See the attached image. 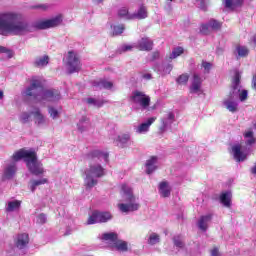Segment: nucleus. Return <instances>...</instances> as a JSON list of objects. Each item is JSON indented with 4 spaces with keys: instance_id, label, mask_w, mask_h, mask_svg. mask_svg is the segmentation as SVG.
I'll return each instance as SVG.
<instances>
[{
    "instance_id": "nucleus-1",
    "label": "nucleus",
    "mask_w": 256,
    "mask_h": 256,
    "mask_svg": "<svg viewBox=\"0 0 256 256\" xmlns=\"http://www.w3.org/2000/svg\"><path fill=\"white\" fill-rule=\"evenodd\" d=\"M33 27L29 22L23 20L21 14L17 12H3L0 14V35H27L31 33Z\"/></svg>"
},
{
    "instance_id": "nucleus-2",
    "label": "nucleus",
    "mask_w": 256,
    "mask_h": 256,
    "mask_svg": "<svg viewBox=\"0 0 256 256\" xmlns=\"http://www.w3.org/2000/svg\"><path fill=\"white\" fill-rule=\"evenodd\" d=\"M87 158L92 162H90L89 167L84 172V185L85 187L92 189V187L97 185V179L105 175V168H103L97 161H104V163H107L109 161V153L101 150H93L88 153Z\"/></svg>"
},
{
    "instance_id": "nucleus-3",
    "label": "nucleus",
    "mask_w": 256,
    "mask_h": 256,
    "mask_svg": "<svg viewBox=\"0 0 256 256\" xmlns=\"http://www.w3.org/2000/svg\"><path fill=\"white\" fill-rule=\"evenodd\" d=\"M25 95L27 97H34L36 101H59L61 93L57 90H43V83L41 78L35 76L30 81V86L26 89Z\"/></svg>"
},
{
    "instance_id": "nucleus-4",
    "label": "nucleus",
    "mask_w": 256,
    "mask_h": 256,
    "mask_svg": "<svg viewBox=\"0 0 256 256\" xmlns=\"http://www.w3.org/2000/svg\"><path fill=\"white\" fill-rule=\"evenodd\" d=\"M12 159H14V161H21V159H23L32 175L38 176L45 173L43 163L39 162L37 159V152L35 150L22 148L13 154Z\"/></svg>"
},
{
    "instance_id": "nucleus-5",
    "label": "nucleus",
    "mask_w": 256,
    "mask_h": 256,
    "mask_svg": "<svg viewBox=\"0 0 256 256\" xmlns=\"http://www.w3.org/2000/svg\"><path fill=\"white\" fill-rule=\"evenodd\" d=\"M239 83H241V75L236 73L232 82V91L230 95L224 99L223 105L224 107L230 111V113H237L239 111Z\"/></svg>"
},
{
    "instance_id": "nucleus-6",
    "label": "nucleus",
    "mask_w": 256,
    "mask_h": 256,
    "mask_svg": "<svg viewBox=\"0 0 256 256\" xmlns=\"http://www.w3.org/2000/svg\"><path fill=\"white\" fill-rule=\"evenodd\" d=\"M121 194L124 201H127L128 203H121L118 204V209L122 213H130L131 211H137L139 210V203L135 202V196L133 195V190L131 187L127 186V184H123L121 187Z\"/></svg>"
},
{
    "instance_id": "nucleus-7",
    "label": "nucleus",
    "mask_w": 256,
    "mask_h": 256,
    "mask_svg": "<svg viewBox=\"0 0 256 256\" xmlns=\"http://www.w3.org/2000/svg\"><path fill=\"white\" fill-rule=\"evenodd\" d=\"M130 101L131 103H134V105L141 107L143 110L149 109V105H151V97L145 94V92H141L139 90L132 92Z\"/></svg>"
},
{
    "instance_id": "nucleus-8",
    "label": "nucleus",
    "mask_w": 256,
    "mask_h": 256,
    "mask_svg": "<svg viewBox=\"0 0 256 256\" xmlns=\"http://www.w3.org/2000/svg\"><path fill=\"white\" fill-rule=\"evenodd\" d=\"M66 70L70 74L81 71V60L75 51H69L66 56Z\"/></svg>"
},
{
    "instance_id": "nucleus-9",
    "label": "nucleus",
    "mask_w": 256,
    "mask_h": 256,
    "mask_svg": "<svg viewBox=\"0 0 256 256\" xmlns=\"http://www.w3.org/2000/svg\"><path fill=\"white\" fill-rule=\"evenodd\" d=\"M63 23V14H58L53 18L39 20L35 23L36 29H53Z\"/></svg>"
},
{
    "instance_id": "nucleus-10",
    "label": "nucleus",
    "mask_w": 256,
    "mask_h": 256,
    "mask_svg": "<svg viewBox=\"0 0 256 256\" xmlns=\"http://www.w3.org/2000/svg\"><path fill=\"white\" fill-rule=\"evenodd\" d=\"M111 219H113V215H111L110 212L94 211L92 215L89 216L87 225H95V223H107V221H111Z\"/></svg>"
},
{
    "instance_id": "nucleus-11",
    "label": "nucleus",
    "mask_w": 256,
    "mask_h": 256,
    "mask_svg": "<svg viewBox=\"0 0 256 256\" xmlns=\"http://www.w3.org/2000/svg\"><path fill=\"white\" fill-rule=\"evenodd\" d=\"M17 161L13 159V155L11 157V160L6 161L3 177L4 179H13L15 175L17 174Z\"/></svg>"
},
{
    "instance_id": "nucleus-12",
    "label": "nucleus",
    "mask_w": 256,
    "mask_h": 256,
    "mask_svg": "<svg viewBox=\"0 0 256 256\" xmlns=\"http://www.w3.org/2000/svg\"><path fill=\"white\" fill-rule=\"evenodd\" d=\"M32 116L36 127H47V125H49V119L45 117L43 113H41L39 108H36L32 111Z\"/></svg>"
},
{
    "instance_id": "nucleus-13",
    "label": "nucleus",
    "mask_w": 256,
    "mask_h": 256,
    "mask_svg": "<svg viewBox=\"0 0 256 256\" xmlns=\"http://www.w3.org/2000/svg\"><path fill=\"white\" fill-rule=\"evenodd\" d=\"M115 145L117 147H121V149H125V147H129L131 145V134H120L114 140Z\"/></svg>"
},
{
    "instance_id": "nucleus-14",
    "label": "nucleus",
    "mask_w": 256,
    "mask_h": 256,
    "mask_svg": "<svg viewBox=\"0 0 256 256\" xmlns=\"http://www.w3.org/2000/svg\"><path fill=\"white\" fill-rule=\"evenodd\" d=\"M136 49L139 51H152L153 40L151 38L143 37L136 43Z\"/></svg>"
},
{
    "instance_id": "nucleus-15",
    "label": "nucleus",
    "mask_w": 256,
    "mask_h": 256,
    "mask_svg": "<svg viewBox=\"0 0 256 256\" xmlns=\"http://www.w3.org/2000/svg\"><path fill=\"white\" fill-rule=\"evenodd\" d=\"M157 121V117H150L146 120V122L141 123L140 125H138L135 128L136 133H138L139 135H143L145 133H148L149 128L151 127V124Z\"/></svg>"
},
{
    "instance_id": "nucleus-16",
    "label": "nucleus",
    "mask_w": 256,
    "mask_h": 256,
    "mask_svg": "<svg viewBox=\"0 0 256 256\" xmlns=\"http://www.w3.org/2000/svg\"><path fill=\"white\" fill-rule=\"evenodd\" d=\"M222 3L226 9L235 11V9L243 7L244 0H222Z\"/></svg>"
},
{
    "instance_id": "nucleus-17",
    "label": "nucleus",
    "mask_w": 256,
    "mask_h": 256,
    "mask_svg": "<svg viewBox=\"0 0 256 256\" xmlns=\"http://www.w3.org/2000/svg\"><path fill=\"white\" fill-rule=\"evenodd\" d=\"M211 219H213L211 214H207L199 218L197 225L200 231H207V229H209V223H211Z\"/></svg>"
},
{
    "instance_id": "nucleus-18",
    "label": "nucleus",
    "mask_w": 256,
    "mask_h": 256,
    "mask_svg": "<svg viewBox=\"0 0 256 256\" xmlns=\"http://www.w3.org/2000/svg\"><path fill=\"white\" fill-rule=\"evenodd\" d=\"M203 83V80H201V77L198 76V74L193 75L192 84L190 87L191 93H201V84Z\"/></svg>"
},
{
    "instance_id": "nucleus-19",
    "label": "nucleus",
    "mask_w": 256,
    "mask_h": 256,
    "mask_svg": "<svg viewBox=\"0 0 256 256\" xmlns=\"http://www.w3.org/2000/svg\"><path fill=\"white\" fill-rule=\"evenodd\" d=\"M77 127L80 133H84V131H89V129H91V121L89 120V118H87V116H83L79 120Z\"/></svg>"
},
{
    "instance_id": "nucleus-20",
    "label": "nucleus",
    "mask_w": 256,
    "mask_h": 256,
    "mask_svg": "<svg viewBox=\"0 0 256 256\" xmlns=\"http://www.w3.org/2000/svg\"><path fill=\"white\" fill-rule=\"evenodd\" d=\"M158 165V158L156 156H152L150 159L146 161V173L151 175L156 169Z\"/></svg>"
},
{
    "instance_id": "nucleus-21",
    "label": "nucleus",
    "mask_w": 256,
    "mask_h": 256,
    "mask_svg": "<svg viewBox=\"0 0 256 256\" xmlns=\"http://www.w3.org/2000/svg\"><path fill=\"white\" fill-rule=\"evenodd\" d=\"M232 152L234 155V159H236L238 162L245 161V159H247V154L241 151V145L239 144L232 147Z\"/></svg>"
},
{
    "instance_id": "nucleus-22",
    "label": "nucleus",
    "mask_w": 256,
    "mask_h": 256,
    "mask_svg": "<svg viewBox=\"0 0 256 256\" xmlns=\"http://www.w3.org/2000/svg\"><path fill=\"white\" fill-rule=\"evenodd\" d=\"M149 13L147 12V7L145 6H140L139 9L135 12L132 13V16H130V19H147Z\"/></svg>"
},
{
    "instance_id": "nucleus-23",
    "label": "nucleus",
    "mask_w": 256,
    "mask_h": 256,
    "mask_svg": "<svg viewBox=\"0 0 256 256\" xmlns=\"http://www.w3.org/2000/svg\"><path fill=\"white\" fill-rule=\"evenodd\" d=\"M29 244V234H20L18 235L17 242H16V247L18 249H24V247H27Z\"/></svg>"
},
{
    "instance_id": "nucleus-24",
    "label": "nucleus",
    "mask_w": 256,
    "mask_h": 256,
    "mask_svg": "<svg viewBox=\"0 0 256 256\" xmlns=\"http://www.w3.org/2000/svg\"><path fill=\"white\" fill-rule=\"evenodd\" d=\"M5 209L7 213H13V211H19V209H21V201L19 200L9 201L6 204Z\"/></svg>"
},
{
    "instance_id": "nucleus-25",
    "label": "nucleus",
    "mask_w": 256,
    "mask_h": 256,
    "mask_svg": "<svg viewBox=\"0 0 256 256\" xmlns=\"http://www.w3.org/2000/svg\"><path fill=\"white\" fill-rule=\"evenodd\" d=\"M159 193L161 197H169L171 195V186L168 182H161L159 184Z\"/></svg>"
},
{
    "instance_id": "nucleus-26",
    "label": "nucleus",
    "mask_w": 256,
    "mask_h": 256,
    "mask_svg": "<svg viewBox=\"0 0 256 256\" xmlns=\"http://www.w3.org/2000/svg\"><path fill=\"white\" fill-rule=\"evenodd\" d=\"M47 65H49V56L48 55H43L40 57H37L34 60V67H47Z\"/></svg>"
},
{
    "instance_id": "nucleus-27",
    "label": "nucleus",
    "mask_w": 256,
    "mask_h": 256,
    "mask_svg": "<svg viewBox=\"0 0 256 256\" xmlns=\"http://www.w3.org/2000/svg\"><path fill=\"white\" fill-rule=\"evenodd\" d=\"M47 178H41L38 180H30L29 182V189L30 191H32V193H35V190L37 189V187H39V185H45V183H47Z\"/></svg>"
},
{
    "instance_id": "nucleus-28",
    "label": "nucleus",
    "mask_w": 256,
    "mask_h": 256,
    "mask_svg": "<svg viewBox=\"0 0 256 256\" xmlns=\"http://www.w3.org/2000/svg\"><path fill=\"white\" fill-rule=\"evenodd\" d=\"M236 53L238 58H245L249 56V48L247 46H236Z\"/></svg>"
},
{
    "instance_id": "nucleus-29",
    "label": "nucleus",
    "mask_w": 256,
    "mask_h": 256,
    "mask_svg": "<svg viewBox=\"0 0 256 256\" xmlns=\"http://www.w3.org/2000/svg\"><path fill=\"white\" fill-rule=\"evenodd\" d=\"M231 192H224L220 195V201L224 207H231Z\"/></svg>"
},
{
    "instance_id": "nucleus-30",
    "label": "nucleus",
    "mask_w": 256,
    "mask_h": 256,
    "mask_svg": "<svg viewBox=\"0 0 256 256\" xmlns=\"http://www.w3.org/2000/svg\"><path fill=\"white\" fill-rule=\"evenodd\" d=\"M133 14L129 13V8L127 7H122L118 10V17H121L122 19H126L127 21L133 20L132 17Z\"/></svg>"
},
{
    "instance_id": "nucleus-31",
    "label": "nucleus",
    "mask_w": 256,
    "mask_h": 256,
    "mask_svg": "<svg viewBox=\"0 0 256 256\" xmlns=\"http://www.w3.org/2000/svg\"><path fill=\"white\" fill-rule=\"evenodd\" d=\"M244 138L246 140V145H253L255 144V136L253 134V130L249 129L246 132H244Z\"/></svg>"
},
{
    "instance_id": "nucleus-32",
    "label": "nucleus",
    "mask_w": 256,
    "mask_h": 256,
    "mask_svg": "<svg viewBox=\"0 0 256 256\" xmlns=\"http://www.w3.org/2000/svg\"><path fill=\"white\" fill-rule=\"evenodd\" d=\"M94 87H99V89H112L113 82H109L106 80H101L100 82H95Z\"/></svg>"
},
{
    "instance_id": "nucleus-33",
    "label": "nucleus",
    "mask_w": 256,
    "mask_h": 256,
    "mask_svg": "<svg viewBox=\"0 0 256 256\" xmlns=\"http://www.w3.org/2000/svg\"><path fill=\"white\" fill-rule=\"evenodd\" d=\"M86 103L88 105H92L93 107H97V108L103 107V105H105V101L95 99V98H86Z\"/></svg>"
},
{
    "instance_id": "nucleus-34",
    "label": "nucleus",
    "mask_w": 256,
    "mask_h": 256,
    "mask_svg": "<svg viewBox=\"0 0 256 256\" xmlns=\"http://www.w3.org/2000/svg\"><path fill=\"white\" fill-rule=\"evenodd\" d=\"M33 115V111L31 112H22L19 116V121L20 123H23L24 125L26 123H30L31 122V116Z\"/></svg>"
},
{
    "instance_id": "nucleus-35",
    "label": "nucleus",
    "mask_w": 256,
    "mask_h": 256,
    "mask_svg": "<svg viewBox=\"0 0 256 256\" xmlns=\"http://www.w3.org/2000/svg\"><path fill=\"white\" fill-rule=\"evenodd\" d=\"M133 49H137V43L133 44H124L119 49V53H127V51H133Z\"/></svg>"
},
{
    "instance_id": "nucleus-36",
    "label": "nucleus",
    "mask_w": 256,
    "mask_h": 256,
    "mask_svg": "<svg viewBox=\"0 0 256 256\" xmlns=\"http://www.w3.org/2000/svg\"><path fill=\"white\" fill-rule=\"evenodd\" d=\"M184 50L183 47H176L172 50V53L169 56V59H177V57H180V55H183Z\"/></svg>"
},
{
    "instance_id": "nucleus-37",
    "label": "nucleus",
    "mask_w": 256,
    "mask_h": 256,
    "mask_svg": "<svg viewBox=\"0 0 256 256\" xmlns=\"http://www.w3.org/2000/svg\"><path fill=\"white\" fill-rule=\"evenodd\" d=\"M173 243H174V247H177V249H183V247H185V242H183V237L179 235L173 237Z\"/></svg>"
},
{
    "instance_id": "nucleus-38",
    "label": "nucleus",
    "mask_w": 256,
    "mask_h": 256,
    "mask_svg": "<svg viewBox=\"0 0 256 256\" xmlns=\"http://www.w3.org/2000/svg\"><path fill=\"white\" fill-rule=\"evenodd\" d=\"M103 241H117V233L115 232H110V233H104L102 234Z\"/></svg>"
},
{
    "instance_id": "nucleus-39",
    "label": "nucleus",
    "mask_w": 256,
    "mask_h": 256,
    "mask_svg": "<svg viewBox=\"0 0 256 256\" xmlns=\"http://www.w3.org/2000/svg\"><path fill=\"white\" fill-rule=\"evenodd\" d=\"M209 27H211L212 31H219V29H221L222 27V23L215 20V19H211L209 20Z\"/></svg>"
},
{
    "instance_id": "nucleus-40",
    "label": "nucleus",
    "mask_w": 256,
    "mask_h": 256,
    "mask_svg": "<svg viewBox=\"0 0 256 256\" xmlns=\"http://www.w3.org/2000/svg\"><path fill=\"white\" fill-rule=\"evenodd\" d=\"M48 113L51 119H59V115L61 114V112L53 106L48 107Z\"/></svg>"
},
{
    "instance_id": "nucleus-41",
    "label": "nucleus",
    "mask_w": 256,
    "mask_h": 256,
    "mask_svg": "<svg viewBox=\"0 0 256 256\" xmlns=\"http://www.w3.org/2000/svg\"><path fill=\"white\" fill-rule=\"evenodd\" d=\"M160 237L157 233H151L149 238H148V244L149 245H157L160 241Z\"/></svg>"
},
{
    "instance_id": "nucleus-42",
    "label": "nucleus",
    "mask_w": 256,
    "mask_h": 256,
    "mask_svg": "<svg viewBox=\"0 0 256 256\" xmlns=\"http://www.w3.org/2000/svg\"><path fill=\"white\" fill-rule=\"evenodd\" d=\"M115 247L118 251H127V249H128L127 242L122 241V240L116 241Z\"/></svg>"
},
{
    "instance_id": "nucleus-43",
    "label": "nucleus",
    "mask_w": 256,
    "mask_h": 256,
    "mask_svg": "<svg viewBox=\"0 0 256 256\" xmlns=\"http://www.w3.org/2000/svg\"><path fill=\"white\" fill-rule=\"evenodd\" d=\"M161 122H162V125L160 126V133H165V131H167V127L173 124L171 120L169 121L168 119H165V118H162Z\"/></svg>"
},
{
    "instance_id": "nucleus-44",
    "label": "nucleus",
    "mask_w": 256,
    "mask_h": 256,
    "mask_svg": "<svg viewBox=\"0 0 256 256\" xmlns=\"http://www.w3.org/2000/svg\"><path fill=\"white\" fill-rule=\"evenodd\" d=\"M200 31L203 35H209L213 31L211 26H209V22L207 24H203L200 28Z\"/></svg>"
},
{
    "instance_id": "nucleus-45",
    "label": "nucleus",
    "mask_w": 256,
    "mask_h": 256,
    "mask_svg": "<svg viewBox=\"0 0 256 256\" xmlns=\"http://www.w3.org/2000/svg\"><path fill=\"white\" fill-rule=\"evenodd\" d=\"M177 83L179 84V85H185V84H187V81H189V75H187V74H182V75H180L178 78H177Z\"/></svg>"
},
{
    "instance_id": "nucleus-46",
    "label": "nucleus",
    "mask_w": 256,
    "mask_h": 256,
    "mask_svg": "<svg viewBox=\"0 0 256 256\" xmlns=\"http://www.w3.org/2000/svg\"><path fill=\"white\" fill-rule=\"evenodd\" d=\"M125 31V25H117L113 27V35H121Z\"/></svg>"
},
{
    "instance_id": "nucleus-47",
    "label": "nucleus",
    "mask_w": 256,
    "mask_h": 256,
    "mask_svg": "<svg viewBox=\"0 0 256 256\" xmlns=\"http://www.w3.org/2000/svg\"><path fill=\"white\" fill-rule=\"evenodd\" d=\"M240 91L238 92V97L240 101H247L248 92L247 90L241 91V86H239Z\"/></svg>"
},
{
    "instance_id": "nucleus-48",
    "label": "nucleus",
    "mask_w": 256,
    "mask_h": 256,
    "mask_svg": "<svg viewBox=\"0 0 256 256\" xmlns=\"http://www.w3.org/2000/svg\"><path fill=\"white\" fill-rule=\"evenodd\" d=\"M33 9H39L40 11H49L51 9L50 4H38L33 6Z\"/></svg>"
},
{
    "instance_id": "nucleus-49",
    "label": "nucleus",
    "mask_w": 256,
    "mask_h": 256,
    "mask_svg": "<svg viewBox=\"0 0 256 256\" xmlns=\"http://www.w3.org/2000/svg\"><path fill=\"white\" fill-rule=\"evenodd\" d=\"M37 223H39L40 225L47 223V215H45L43 213L39 214L37 217Z\"/></svg>"
},
{
    "instance_id": "nucleus-50",
    "label": "nucleus",
    "mask_w": 256,
    "mask_h": 256,
    "mask_svg": "<svg viewBox=\"0 0 256 256\" xmlns=\"http://www.w3.org/2000/svg\"><path fill=\"white\" fill-rule=\"evenodd\" d=\"M202 67L206 71V73H209V71H211V63H209V62L203 61Z\"/></svg>"
},
{
    "instance_id": "nucleus-51",
    "label": "nucleus",
    "mask_w": 256,
    "mask_h": 256,
    "mask_svg": "<svg viewBox=\"0 0 256 256\" xmlns=\"http://www.w3.org/2000/svg\"><path fill=\"white\" fill-rule=\"evenodd\" d=\"M171 71H173V66L171 64H168L167 66H165L163 73L164 75H169Z\"/></svg>"
},
{
    "instance_id": "nucleus-52",
    "label": "nucleus",
    "mask_w": 256,
    "mask_h": 256,
    "mask_svg": "<svg viewBox=\"0 0 256 256\" xmlns=\"http://www.w3.org/2000/svg\"><path fill=\"white\" fill-rule=\"evenodd\" d=\"M159 57H160L159 51H155L150 55V61H155L159 59Z\"/></svg>"
},
{
    "instance_id": "nucleus-53",
    "label": "nucleus",
    "mask_w": 256,
    "mask_h": 256,
    "mask_svg": "<svg viewBox=\"0 0 256 256\" xmlns=\"http://www.w3.org/2000/svg\"><path fill=\"white\" fill-rule=\"evenodd\" d=\"M210 256H221V253L219 252V248L214 247V248L210 251Z\"/></svg>"
},
{
    "instance_id": "nucleus-54",
    "label": "nucleus",
    "mask_w": 256,
    "mask_h": 256,
    "mask_svg": "<svg viewBox=\"0 0 256 256\" xmlns=\"http://www.w3.org/2000/svg\"><path fill=\"white\" fill-rule=\"evenodd\" d=\"M163 119H167L168 121H175V114H173V112H169L166 117H164Z\"/></svg>"
},
{
    "instance_id": "nucleus-55",
    "label": "nucleus",
    "mask_w": 256,
    "mask_h": 256,
    "mask_svg": "<svg viewBox=\"0 0 256 256\" xmlns=\"http://www.w3.org/2000/svg\"><path fill=\"white\" fill-rule=\"evenodd\" d=\"M197 2H200V9L203 11H207V6H205V0H196Z\"/></svg>"
},
{
    "instance_id": "nucleus-56",
    "label": "nucleus",
    "mask_w": 256,
    "mask_h": 256,
    "mask_svg": "<svg viewBox=\"0 0 256 256\" xmlns=\"http://www.w3.org/2000/svg\"><path fill=\"white\" fill-rule=\"evenodd\" d=\"M252 87H253V89H255V91H256V74L253 76Z\"/></svg>"
},
{
    "instance_id": "nucleus-57",
    "label": "nucleus",
    "mask_w": 256,
    "mask_h": 256,
    "mask_svg": "<svg viewBox=\"0 0 256 256\" xmlns=\"http://www.w3.org/2000/svg\"><path fill=\"white\" fill-rule=\"evenodd\" d=\"M1 53H9V50H7L5 47H0V55Z\"/></svg>"
},
{
    "instance_id": "nucleus-58",
    "label": "nucleus",
    "mask_w": 256,
    "mask_h": 256,
    "mask_svg": "<svg viewBox=\"0 0 256 256\" xmlns=\"http://www.w3.org/2000/svg\"><path fill=\"white\" fill-rule=\"evenodd\" d=\"M143 78L149 80L151 79V74H144Z\"/></svg>"
},
{
    "instance_id": "nucleus-59",
    "label": "nucleus",
    "mask_w": 256,
    "mask_h": 256,
    "mask_svg": "<svg viewBox=\"0 0 256 256\" xmlns=\"http://www.w3.org/2000/svg\"><path fill=\"white\" fill-rule=\"evenodd\" d=\"M93 1H94V3L101 4V3H103L105 0H93Z\"/></svg>"
},
{
    "instance_id": "nucleus-60",
    "label": "nucleus",
    "mask_w": 256,
    "mask_h": 256,
    "mask_svg": "<svg viewBox=\"0 0 256 256\" xmlns=\"http://www.w3.org/2000/svg\"><path fill=\"white\" fill-rule=\"evenodd\" d=\"M4 94H3V90H0V99H3Z\"/></svg>"
},
{
    "instance_id": "nucleus-61",
    "label": "nucleus",
    "mask_w": 256,
    "mask_h": 256,
    "mask_svg": "<svg viewBox=\"0 0 256 256\" xmlns=\"http://www.w3.org/2000/svg\"><path fill=\"white\" fill-rule=\"evenodd\" d=\"M168 1H173V0H168Z\"/></svg>"
}]
</instances>
